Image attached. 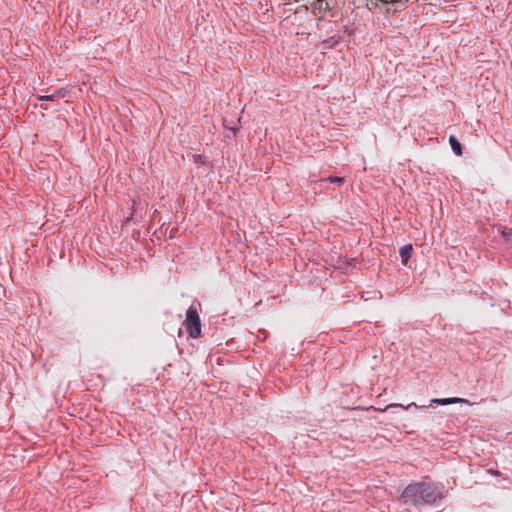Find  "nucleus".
<instances>
[{
	"mask_svg": "<svg viewBox=\"0 0 512 512\" xmlns=\"http://www.w3.org/2000/svg\"><path fill=\"white\" fill-rule=\"evenodd\" d=\"M442 489L440 486L426 482L413 483L404 489L400 500L406 505H432L443 499Z\"/></svg>",
	"mask_w": 512,
	"mask_h": 512,
	"instance_id": "obj_1",
	"label": "nucleus"
},
{
	"mask_svg": "<svg viewBox=\"0 0 512 512\" xmlns=\"http://www.w3.org/2000/svg\"><path fill=\"white\" fill-rule=\"evenodd\" d=\"M200 303H193L186 311L184 321L186 331L191 338H198L201 335V321L198 313Z\"/></svg>",
	"mask_w": 512,
	"mask_h": 512,
	"instance_id": "obj_2",
	"label": "nucleus"
},
{
	"mask_svg": "<svg viewBox=\"0 0 512 512\" xmlns=\"http://www.w3.org/2000/svg\"><path fill=\"white\" fill-rule=\"evenodd\" d=\"M65 96V91L63 89L56 90L54 93L50 95H39L36 97L37 101H55Z\"/></svg>",
	"mask_w": 512,
	"mask_h": 512,
	"instance_id": "obj_3",
	"label": "nucleus"
},
{
	"mask_svg": "<svg viewBox=\"0 0 512 512\" xmlns=\"http://www.w3.org/2000/svg\"><path fill=\"white\" fill-rule=\"evenodd\" d=\"M412 244H407V245H404L403 247L400 248V256H401V262L402 264L406 265L411 257V252H412Z\"/></svg>",
	"mask_w": 512,
	"mask_h": 512,
	"instance_id": "obj_4",
	"label": "nucleus"
},
{
	"mask_svg": "<svg viewBox=\"0 0 512 512\" xmlns=\"http://www.w3.org/2000/svg\"><path fill=\"white\" fill-rule=\"evenodd\" d=\"M431 402L437 403L440 405H448V404L466 402V400H464L462 398H435V399H432Z\"/></svg>",
	"mask_w": 512,
	"mask_h": 512,
	"instance_id": "obj_5",
	"label": "nucleus"
},
{
	"mask_svg": "<svg viewBox=\"0 0 512 512\" xmlns=\"http://www.w3.org/2000/svg\"><path fill=\"white\" fill-rule=\"evenodd\" d=\"M449 143H450V146H451V149L453 150V152L457 155V156H461L462 155V147H461V143L458 141V139L451 135L449 137Z\"/></svg>",
	"mask_w": 512,
	"mask_h": 512,
	"instance_id": "obj_6",
	"label": "nucleus"
},
{
	"mask_svg": "<svg viewBox=\"0 0 512 512\" xmlns=\"http://www.w3.org/2000/svg\"><path fill=\"white\" fill-rule=\"evenodd\" d=\"M393 407H401V408H403V409H405V410H408V409H409V408H411V407H418V406L416 405V403H415V402H411V403H409V404H408V405H406V406H405V405H402V404H399V403H392V404L387 405V406H386L385 408H383V409L379 408V409H377V410H378V411H380V412H385V411H387V410H389L390 408H393Z\"/></svg>",
	"mask_w": 512,
	"mask_h": 512,
	"instance_id": "obj_7",
	"label": "nucleus"
},
{
	"mask_svg": "<svg viewBox=\"0 0 512 512\" xmlns=\"http://www.w3.org/2000/svg\"><path fill=\"white\" fill-rule=\"evenodd\" d=\"M321 181L336 183L337 185L341 186L344 183V178L338 177V176H330V177L323 178Z\"/></svg>",
	"mask_w": 512,
	"mask_h": 512,
	"instance_id": "obj_8",
	"label": "nucleus"
},
{
	"mask_svg": "<svg viewBox=\"0 0 512 512\" xmlns=\"http://www.w3.org/2000/svg\"><path fill=\"white\" fill-rule=\"evenodd\" d=\"M136 208H137V200H136V199H133V200H132V211H133V212H132L131 216H130V217H128V218L125 220V222H128V221H130V220L132 219V217H133V215H134V212L136 211Z\"/></svg>",
	"mask_w": 512,
	"mask_h": 512,
	"instance_id": "obj_9",
	"label": "nucleus"
},
{
	"mask_svg": "<svg viewBox=\"0 0 512 512\" xmlns=\"http://www.w3.org/2000/svg\"><path fill=\"white\" fill-rule=\"evenodd\" d=\"M488 472L493 475V476H496L498 477L500 475V472L498 470H494V469H489Z\"/></svg>",
	"mask_w": 512,
	"mask_h": 512,
	"instance_id": "obj_10",
	"label": "nucleus"
}]
</instances>
